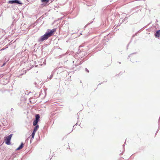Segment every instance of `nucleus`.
<instances>
[{"label": "nucleus", "instance_id": "obj_2", "mask_svg": "<svg viewBox=\"0 0 160 160\" xmlns=\"http://www.w3.org/2000/svg\"><path fill=\"white\" fill-rule=\"evenodd\" d=\"M12 135V134H11L8 136L5 137V143L7 145H9L10 144V141Z\"/></svg>", "mask_w": 160, "mask_h": 160}, {"label": "nucleus", "instance_id": "obj_20", "mask_svg": "<svg viewBox=\"0 0 160 160\" xmlns=\"http://www.w3.org/2000/svg\"><path fill=\"white\" fill-rule=\"evenodd\" d=\"M77 123H76V124H75V125H74V126H73V129H75V125H77Z\"/></svg>", "mask_w": 160, "mask_h": 160}, {"label": "nucleus", "instance_id": "obj_27", "mask_svg": "<svg viewBox=\"0 0 160 160\" xmlns=\"http://www.w3.org/2000/svg\"><path fill=\"white\" fill-rule=\"evenodd\" d=\"M13 110V108H12L11 109V110L12 111V110Z\"/></svg>", "mask_w": 160, "mask_h": 160}, {"label": "nucleus", "instance_id": "obj_8", "mask_svg": "<svg viewBox=\"0 0 160 160\" xmlns=\"http://www.w3.org/2000/svg\"><path fill=\"white\" fill-rule=\"evenodd\" d=\"M49 0H42L41 1L43 3L42 4L44 6L45 5L49 2Z\"/></svg>", "mask_w": 160, "mask_h": 160}, {"label": "nucleus", "instance_id": "obj_25", "mask_svg": "<svg viewBox=\"0 0 160 160\" xmlns=\"http://www.w3.org/2000/svg\"><path fill=\"white\" fill-rule=\"evenodd\" d=\"M5 64H6V63H4L3 64V65H2V66H4V65H5Z\"/></svg>", "mask_w": 160, "mask_h": 160}, {"label": "nucleus", "instance_id": "obj_23", "mask_svg": "<svg viewBox=\"0 0 160 160\" xmlns=\"http://www.w3.org/2000/svg\"><path fill=\"white\" fill-rule=\"evenodd\" d=\"M158 126H159V127H158V128H159V127H160V122H158Z\"/></svg>", "mask_w": 160, "mask_h": 160}, {"label": "nucleus", "instance_id": "obj_4", "mask_svg": "<svg viewBox=\"0 0 160 160\" xmlns=\"http://www.w3.org/2000/svg\"><path fill=\"white\" fill-rule=\"evenodd\" d=\"M56 28H53L52 30H48L46 32L49 36L50 37L52 36L54 33V32L56 31Z\"/></svg>", "mask_w": 160, "mask_h": 160}, {"label": "nucleus", "instance_id": "obj_12", "mask_svg": "<svg viewBox=\"0 0 160 160\" xmlns=\"http://www.w3.org/2000/svg\"><path fill=\"white\" fill-rule=\"evenodd\" d=\"M38 121L34 120L33 121V126H36L37 125H38Z\"/></svg>", "mask_w": 160, "mask_h": 160}, {"label": "nucleus", "instance_id": "obj_1", "mask_svg": "<svg viewBox=\"0 0 160 160\" xmlns=\"http://www.w3.org/2000/svg\"><path fill=\"white\" fill-rule=\"evenodd\" d=\"M49 37L47 33L46 32L44 35L41 36L39 38L38 41L39 42H42L47 39Z\"/></svg>", "mask_w": 160, "mask_h": 160}, {"label": "nucleus", "instance_id": "obj_21", "mask_svg": "<svg viewBox=\"0 0 160 160\" xmlns=\"http://www.w3.org/2000/svg\"><path fill=\"white\" fill-rule=\"evenodd\" d=\"M137 32L135 34H134V35H133L132 36V37H135V36L137 35Z\"/></svg>", "mask_w": 160, "mask_h": 160}, {"label": "nucleus", "instance_id": "obj_16", "mask_svg": "<svg viewBox=\"0 0 160 160\" xmlns=\"http://www.w3.org/2000/svg\"><path fill=\"white\" fill-rule=\"evenodd\" d=\"M34 84L35 86L36 87H37V88L39 87L38 85L37 84V83L36 82H34Z\"/></svg>", "mask_w": 160, "mask_h": 160}, {"label": "nucleus", "instance_id": "obj_11", "mask_svg": "<svg viewBox=\"0 0 160 160\" xmlns=\"http://www.w3.org/2000/svg\"><path fill=\"white\" fill-rule=\"evenodd\" d=\"M34 126L35 127L33 129V130L36 132L38 129V128H39V126L38 125H37L36 126Z\"/></svg>", "mask_w": 160, "mask_h": 160}, {"label": "nucleus", "instance_id": "obj_28", "mask_svg": "<svg viewBox=\"0 0 160 160\" xmlns=\"http://www.w3.org/2000/svg\"><path fill=\"white\" fill-rule=\"evenodd\" d=\"M32 98H30V102H31V100H32Z\"/></svg>", "mask_w": 160, "mask_h": 160}, {"label": "nucleus", "instance_id": "obj_22", "mask_svg": "<svg viewBox=\"0 0 160 160\" xmlns=\"http://www.w3.org/2000/svg\"><path fill=\"white\" fill-rule=\"evenodd\" d=\"M128 19V18L125 17L124 19V20H127Z\"/></svg>", "mask_w": 160, "mask_h": 160}, {"label": "nucleus", "instance_id": "obj_3", "mask_svg": "<svg viewBox=\"0 0 160 160\" xmlns=\"http://www.w3.org/2000/svg\"><path fill=\"white\" fill-rule=\"evenodd\" d=\"M8 3L10 4H17L22 5L23 3L19 0H9L8 2Z\"/></svg>", "mask_w": 160, "mask_h": 160}, {"label": "nucleus", "instance_id": "obj_14", "mask_svg": "<svg viewBox=\"0 0 160 160\" xmlns=\"http://www.w3.org/2000/svg\"><path fill=\"white\" fill-rule=\"evenodd\" d=\"M5 75L4 73H3L0 74V78H2V77Z\"/></svg>", "mask_w": 160, "mask_h": 160}, {"label": "nucleus", "instance_id": "obj_19", "mask_svg": "<svg viewBox=\"0 0 160 160\" xmlns=\"http://www.w3.org/2000/svg\"><path fill=\"white\" fill-rule=\"evenodd\" d=\"M86 69V71L88 72H89V71L86 68L85 69Z\"/></svg>", "mask_w": 160, "mask_h": 160}, {"label": "nucleus", "instance_id": "obj_18", "mask_svg": "<svg viewBox=\"0 0 160 160\" xmlns=\"http://www.w3.org/2000/svg\"><path fill=\"white\" fill-rule=\"evenodd\" d=\"M23 74V73L20 74L19 75H18V78H21V77L22 75Z\"/></svg>", "mask_w": 160, "mask_h": 160}, {"label": "nucleus", "instance_id": "obj_15", "mask_svg": "<svg viewBox=\"0 0 160 160\" xmlns=\"http://www.w3.org/2000/svg\"><path fill=\"white\" fill-rule=\"evenodd\" d=\"M53 75V73L52 72V73L50 77H48V78H49V79H51L52 78Z\"/></svg>", "mask_w": 160, "mask_h": 160}, {"label": "nucleus", "instance_id": "obj_26", "mask_svg": "<svg viewBox=\"0 0 160 160\" xmlns=\"http://www.w3.org/2000/svg\"><path fill=\"white\" fill-rule=\"evenodd\" d=\"M128 46H129V44H128L127 46V49H128Z\"/></svg>", "mask_w": 160, "mask_h": 160}, {"label": "nucleus", "instance_id": "obj_30", "mask_svg": "<svg viewBox=\"0 0 160 160\" xmlns=\"http://www.w3.org/2000/svg\"><path fill=\"white\" fill-rule=\"evenodd\" d=\"M82 35V34L81 33L80 34V35Z\"/></svg>", "mask_w": 160, "mask_h": 160}, {"label": "nucleus", "instance_id": "obj_24", "mask_svg": "<svg viewBox=\"0 0 160 160\" xmlns=\"http://www.w3.org/2000/svg\"><path fill=\"white\" fill-rule=\"evenodd\" d=\"M134 53H132V54H130L129 56H128V57H129L130 56H131V55H132L133 54H134Z\"/></svg>", "mask_w": 160, "mask_h": 160}, {"label": "nucleus", "instance_id": "obj_7", "mask_svg": "<svg viewBox=\"0 0 160 160\" xmlns=\"http://www.w3.org/2000/svg\"><path fill=\"white\" fill-rule=\"evenodd\" d=\"M156 37L159 38L160 36V30L157 31L155 34Z\"/></svg>", "mask_w": 160, "mask_h": 160}, {"label": "nucleus", "instance_id": "obj_31", "mask_svg": "<svg viewBox=\"0 0 160 160\" xmlns=\"http://www.w3.org/2000/svg\"><path fill=\"white\" fill-rule=\"evenodd\" d=\"M86 27V26H85L84 28H85Z\"/></svg>", "mask_w": 160, "mask_h": 160}, {"label": "nucleus", "instance_id": "obj_6", "mask_svg": "<svg viewBox=\"0 0 160 160\" xmlns=\"http://www.w3.org/2000/svg\"><path fill=\"white\" fill-rule=\"evenodd\" d=\"M2 80H3V82H4L3 84H6L8 83L9 82V79H8V77L5 79L4 78H3L2 79Z\"/></svg>", "mask_w": 160, "mask_h": 160}, {"label": "nucleus", "instance_id": "obj_33", "mask_svg": "<svg viewBox=\"0 0 160 160\" xmlns=\"http://www.w3.org/2000/svg\"><path fill=\"white\" fill-rule=\"evenodd\" d=\"M51 2H52V0H51Z\"/></svg>", "mask_w": 160, "mask_h": 160}, {"label": "nucleus", "instance_id": "obj_32", "mask_svg": "<svg viewBox=\"0 0 160 160\" xmlns=\"http://www.w3.org/2000/svg\"><path fill=\"white\" fill-rule=\"evenodd\" d=\"M74 61H73V63H74Z\"/></svg>", "mask_w": 160, "mask_h": 160}, {"label": "nucleus", "instance_id": "obj_17", "mask_svg": "<svg viewBox=\"0 0 160 160\" xmlns=\"http://www.w3.org/2000/svg\"><path fill=\"white\" fill-rule=\"evenodd\" d=\"M5 47H6L5 48H3L1 50L2 51V50H4L5 49L8 48V45H7Z\"/></svg>", "mask_w": 160, "mask_h": 160}, {"label": "nucleus", "instance_id": "obj_10", "mask_svg": "<svg viewBox=\"0 0 160 160\" xmlns=\"http://www.w3.org/2000/svg\"><path fill=\"white\" fill-rule=\"evenodd\" d=\"M40 119V115L38 114H36L35 115V120L39 121Z\"/></svg>", "mask_w": 160, "mask_h": 160}, {"label": "nucleus", "instance_id": "obj_13", "mask_svg": "<svg viewBox=\"0 0 160 160\" xmlns=\"http://www.w3.org/2000/svg\"><path fill=\"white\" fill-rule=\"evenodd\" d=\"M79 62L78 61H77V64L76 65H75V66H77V65H78V64H82V62H82V61H81L80 62V63H79L78 62Z\"/></svg>", "mask_w": 160, "mask_h": 160}, {"label": "nucleus", "instance_id": "obj_34", "mask_svg": "<svg viewBox=\"0 0 160 160\" xmlns=\"http://www.w3.org/2000/svg\"><path fill=\"white\" fill-rule=\"evenodd\" d=\"M158 130L157 131V132H156V133L158 132Z\"/></svg>", "mask_w": 160, "mask_h": 160}, {"label": "nucleus", "instance_id": "obj_9", "mask_svg": "<svg viewBox=\"0 0 160 160\" xmlns=\"http://www.w3.org/2000/svg\"><path fill=\"white\" fill-rule=\"evenodd\" d=\"M23 145H24L23 143V142H22L21 143L20 145L19 146V147L16 149V150H19L20 149H21L23 147Z\"/></svg>", "mask_w": 160, "mask_h": 160}, {"label": "nucleus", "instance_id": "obj_5", "mask_svg": "<svg viewBox=\"0 0 160 160\" xmlns=\"http://www.w3.org/2000/svg\"><path fill=\"white\" fill-rule=\"evenodd\" d=\"M36 132V131L33 130V132H32L31 135L30 136V137H29L28 138H30V142H31L32 140L34 138Z\"/></svg>", "mask_w": 160, "mask_h": 160}, {"label": "nucleus", "instance_id": "obj_29", "mask_svg": "<svg viewBox=\"0 0 160 160\" xmlns=\"http://www.w3.org/2000/svg\"><path fill=\"white\" fill-rule=\"evenodd\" d=\"M100 45V47H102V46H101V44H100V45Z\"/></svg>", "mask_w": 160, "mask_h": 160}]
</instances>
